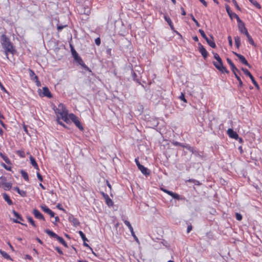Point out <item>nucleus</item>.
Returning a JSON list of instances; mask_svg holds the SVG:
<instances>
[{"mask_svg": "<svg viewBox=\"0 0 262 262\" xmlns=\"http://www.w3.org/2000/svg\"><path fill=\"white\" fill-rule=\"evenodd\" d=\"M31 164L32 165V166L34 167L35 169H36L37 170H39V167L38 166L37 163H36L35 159L32 156H30L29 157Z\"/></svg>", "mask_w": 262, "mask_h": 262, "instance_id": "a211bd4d", "label": "nucleus"}, {"mask_svg": "<svg viewBox=\"0 0 262 262\" xmlns=\"http://www.w3.org/2000/svg\"><path fill=\"white\" fill-rule=\"evenodd\" d=\"M172 143L174 146H181L182 147H183L184 146V144H182V143H180V142H177V141H173V142H172Z\"/></svg>", "mask_w": 262, "mask_h": 262, "instance_id": "58836bf2", "label": "nucleus"}, {"mask_svg": "<svg viewBox=\"0 0 262 262\" xmlns=\"http://www.w3.org/2000/svg\"><path fill=\"white\" fill-rule=\"evenodd\" d=\"M191 19H192V20L195 23V24H196V25L198 26V27H200V24L199 23V22L197 21V20L194 18V17L193 16L192 14H191Z\"/></svg>", "mask_w": 262, "mask_h": 262, "instance_id": "79ce46f5", "label": "nucleus"}, {"mask_svg": "<svg viewBox=\"0 0 262 262\" xmlns=\"http://www.w3.org/2000/svg\"><path fill=\"white\" fill-rule=\"evenodd\" d=\"M34 81L36 82V84L37 86H41V83L38 80V78H37V80H35Z\"/></svg>", "mask_w": 262, "mask_h": 262, "instance_id": "e2e57ef3", "label": "nucleus"}, {"mask_svg": "<svg viewBox=\"0 0 262 262\" xmlns=\"http://www.w3.org/2000/svg\"><path fill=\"white\" fill-rule=\"evenodd\" d=\"M233 53L238 58L239 61L249 67H250V64H249V63L248 62L247 60H246V59L245 58V57L243 56V55H242L238 53H237L236 52H233Z\"/></svg>", "mask_w": 262, "mask_h": 262, "instance_id": "9d476101", "label": "nucleus"}, {"mask_svg": "<svg viewBox=\"0 0 262 262\" xmlns=\"http://www.w3.org/2000/svg\"><path fill=\"white\" fill-rule=\"evenodd\" d=\"M3 198L9 205H11L13 204L12 201H11L9 196L7 194L4 193L3 194Z\"/></svg>", "mask_w": 262, "mask_h": 262, "instance_id": "b1692460", "label": "nucleus"}, {"mask_svg": "<svg viewBox=\"0 0 262 262\" xmlns=\"http://www.w3.org/2000/svg\"><path fill=\"white\" fill-rule=\"evenodd\" d=\"M235 216L237 220L241 221L242 220V215L241 214L238 213H236Z\"/></svg>", "mask_w": 262, "mask_h": 262, "instance_id": "c03bdc74", "label": "nucleus"}, {"mask_svg": "<svg viewBox=\"0 0 262 262\" xmlns=\"http://www.w3.org/2000/svg\"><path fill=\"white\" fill-rule=\"evenodd\" d=\"M169 195L172 196L173 199H175L177 200H181L180 196L178 193L170 191Z\"/></svg>", "mask_w": 262, "mask_h": 262, "instance_id": "c756f323", "label": "nucleus"}, {"mask_svg": "<svg viewBox=\"0 0 262 262\" xmlns=\"http://www.w3.org/2000/svg\"><path fill=\"white\" fill-rule=\"evenodd\" d=\"M0 88L1 89V90L2 91H3L4 92H7V91L6 90V89L5 88V87L3 85V84H2V83L0 82Z\"/></svg>", "mask_w": 262, "mask_h": 262, "instance_id": "0e129e2a", "label": "nucleus"}, {"mask_svg": "<svg viewBox=\"0 0 262 262\" xmlns=\"http://www.w3.org/2000/svg\"><path fill=\"white\" fill-rule=\"evenodd\" d=\"M13 189L17 192V193L23 197L27 196V192L24 190H20L18 187H15Z\"/></svg>", "mask_w": 262, "mask_h": 262, "instance_id": "6ab92c4d", "label": "nucleus"}, {"mask_svg": "<svg viewBox=\"0 0 262 262\" xmlns=\"http://www.w3.org/2000/svg\"><path fill=\"white\" fill-rule=\"evenodd\" d=\"M16 153L18 155H19L21 158H25L26 156L25 153L24 151H23V150H17L16 151Z\"/></svg>", "mask_w": 262, "mask_h": 262, "instance_id": "4c0bfd02", "label": "nucleus"}, {"mask_svg": "<svg viewBox=\"0 0 262 262\" xmlns=\"http://www.w3.org/2000/svg\"><path fill=\"white\" fill-rule=\"evenodd\" d=\"M234 39L236 47L239 48L241 46V38L237 36L234 37Z\"/></svg>", "mask_w": 262, "mask_h": 262, "instance_id": "7c9ffc66", "label": "nucleus"}, {"mask_svg": "<svg viewBox=\"0 0 262 262\" xmlns=\"http://www.w3.org/2000/svg\"><path fill=\"white\" fill-rule=\"evenodd\" d=\"M40 207L44 212L49 214L51 217L54 216V213L46 205H41Z\"/></svg>", "mask_w": 262, "mask_h": 262, "instance_id": "4468645a", "label": "nucleus"}, {"mask_svg": "<svg viewBox=\"0 0 262 262\" xmlns=\"http://www.w3.org/2000/svg\"><path fill=\"white\" fill-rule=\"evenodd\" d=\"M54 111L57 116L58 115H60V118L65 122H67L69 120L68 117V111L63 104L60 103L58 105L57 107H56L55 109L54 108Z\"/></svg>", "mask_w": 262, "mask_h": 262, "instance_id": "7ed1b4c3", "label": "nucleus"}, {"mask_svg": "<svg viewBox=\"0 0 262 262\" xmlns=\"http://www.w3.org/2000/svg\"><path fill=\"white\" fill-rule=\"evenodd\" d=\"M249 77V78H250V80H251L253 84L255 85V86L257 89H259V86L258 84V83H257V82L255 81L254 77L252 76V75L251 74V73L247 75Z\"/></svg>", "mask_w": 262, "mask_h": 262, "instance_id": "5701e85b", "label": "nucleus"}, {"mask_svg": "<svg viewBox=\"0 0 262 262\" xmlns=\"http://www.w3.org/2000/svg\"><path fill=\"white\" fill-rule=\"evenodd\" d=\"M56 239H57V241H58L60 243H61V244H62V243H63V242L64 241V239H63L62 237H60V236H58V235H57V236L56 237Z\"/></svg>", "mask_w": 262, "mask_h": 262, "instance_id": "37998d69", "label": "nucleus"}, {"mask_svg": "<svg viewBox=\"0 0 262 262\" xmlns=\"http://www.w3.org/2000/svg\"><path fill=\"white\" fill-rule=\"evenodd\" d=\"M198 46V50L200 53L201 54L204 59H206L208 56V52L201 43H199Z\"/></svg>", "mask_w": 262, "mask_h": 262, "instance_id": "1a4fd4ad", "label": "nucleus"}, {"mask_svg": "<svg viewBox=\"0 0 262 262\" xmlns=\"http://www.w3.org/2000/svg\"><path fill=\"white\" fill-rule=\"evenodd\" d=\"M20 173L21 174L22 177L24 179V180L27 181H29V177H28V173L24 170H21Z\"/></svg>", "mask_w": 262, "mask_h": 262, "instance_id": "473e14b6", "label": "nucleus"}, {"mask_svg": "<svg viewBox=\"0 0 262 262\" xmlns=\"http://www.w3.org/2000/svg\"><path fill=\"white\" fill-rule=\"evenodd\" d=\"M227 133L229 136L232 139L237 140L239 138L238 135L231 128H229L227 130Z\"/></svg>", "mask_w": 262, "mask_h": 262, "instance_id": "f8f14e48", "label": "nucleus"}, {"mask_svg": "<svg viewBox=\"0 0 262 262\" xmlns=\"http://www.w3.org/2000/svg\"><path fill=\"white\" fill-rule=\"evenodd\" d=\"M228 42H229V44L230 45V46H232V38H231V36H228Z\"/></svg>", "mask_w": 262, "mask_h": 262, "instance_id": "5fc2aeb1", "label": "nucleus"}, {"mask_svg": "<svg viewBox=\"0 0 262 262\" xmlns=\"http://www.w3.org/2000/svg\"><path fill=\"white\" fill-rule=\"evenodd\" d=\"M225 8L228 14L231 19H233V17H235L236 18V15H237L235 13L232 12L229 5H226L225 6Z\"/></svg>", "mask_w": 262, "mask_h": 262, "instance_id": "dca6fc26", "label": "nucleus"}, {"mask_svg": "<svg viewBox=\"0 0 262 262\" xmlns=\"http://www.w3.org/2000/svg\"><path fill=\"white\" fill-rule=\"evenodd\" d=\"M0 253L5 258L8 260H12L10 255L8 254H7L6 252L3 251L1 249H0Z\"/></svg>", "mask_w": 262, "mask_h": 262, "instance_id": "a878e982", "label": "nucleus"}, {"mask_svg": "<svg viewBox=\"0 0 262 262\" xmlns=\"http://www.w3.org/2000/svg\"><path fill=\"white\" fill-rule=\"evenodd\" d=\"M69 118L74 123L75 125L81 131L83 130V127L81 124L80 121L78 120V117L73 114L69 115Z\"/></svg>", "mask_w": 262, "mask_h": 262, "instance_id": "6e6552de", "label": "nucleus"}, {"mask_svg": "<svg viewBox=\"0 0 262 262\" xmlns=\"http://www.w3.org/2000/svg\"><path fill=\"white\" fill-rule=\"evenodd\" d=\"M199 32H200V33L201 34V36L203 38L206 36L204 31L203 30L200 29L199 30Z\"/></svg>", "mask_w": 262, "mask_h": 262, "instance_id": "8fccbe9b", "label": "nucleus"}, {"mask_svg": "<svg viewBox=\"0 0 262 262\" xmlns=\"http://www.w3.org/2000/svg\"><path fill=\"white\" fill-rule=\"evenodd\" d=\"M67 27V25H57V29L58 31H61L64 28Z\"/></svg>", "mask_w": 262, "mask_h": 262, "instance_id": "a19ab883", "label": "nucleus"}, {"mask_svg": "<svg viewBox=\"0 0 262 262\" xmlns=\"http://www.w3.org/2000/svg\"><path fill=\"white\" fill-rule=\"evenodd\" d=\"M236 19L238 23V28L241 33L245 34V35L249 34L247 28L245 27L244 23L240 19L238 15H236Z\"/></svg>", "mask_w": 262, "mask_h": 262, "instance_id": "39448f33", "label": "nucleus"}, {"mask_svg": "<svg viewBox=\"0 0 262 262\" xmlns=\"http://www.w3.org/2000/svg\"><path fill=\"white\" fill-rule=\"evenodd\" d=\"M161 190H162L163 192H164L166 193L167 194H168V195L169 194V193H170V191H171L168 190H167V189H164V188H161Z\"/></svg>", "mask_w": 262, "mask_h": 262, "instance_id": "338daca9", "label": "nucleus"}, {"mask_svg": "<svg viewBox=\"0 0 262 262\" xmlns=\"http://www.w3.org/2000/svg\"><path fill=\"white\" fill-rule=\"evenodd\" d=\"M38 93L41 97H46L49 98L53 97L52 94L51 93L49 88L47 86L42 88V90L41 89L38 90Z\"/></svg>", "mask_w": 262, "mask_h": 262, "instance_id": "423d86ee", "label": "nucleus"}, {"mask_svg": "<svg viewBox=\"0 0 262 262\" xmlns=\"http://www.w3.org/2000/svg\"><path fill=\"white\" fill-rule=\"evenodd\" d=\"M210 37L212 39V40L210 39L209 41L207 42V43L209 46H210L212 48H216V45L213 41V37L212 35H210Z\"/></svg>", "mask_w": 262, "mask_h": 262, "instance_id": "bb28decb", "label": "nucleus"}, {"mask_svg": "<svg viewBox=\"0 0 262 262\" xmlns=\"http://www.w3.org/2000/svg\"><path fill=\"white\" fill-rule=\"evenodd\" d=\"M2 166L6 170L11 171V167L7 166L5 164L2 163Z\"/></svg>", "mask_w": 262, "mask_h": 262, "instance_id": "09e8293b", "label": "nucleus"}, {"mask_svg": "<svg viewBox=\"0 0 262 262\" xmlns=\"http://www.w3.org/2000/svg\"><path fill=\"white\" fill-rule=\"evenodd\" d=\"M28 221L30 223V224L34 227H36V225L33 220V219H32V217L31 216H27V217Z\"/></svg>", "mask_w": 262, "mask_h": 262, "instance_id": "e433bc0d", "label": "nucleus"}, {"mask_svg": "<svg viewBox=\"0 0 262 262\" xmlns=\"http://www.w3.org/2000/svg\"><path fill=\"white\" fill-rule=\"evenodd\" d=\"M164 19H165V21H166L167 23L168 24V25L170 26V28L172 30L174 29V27L173 26L172 21H171V19L170 18V17L169 16H168L167 15H165L164 16Z\"/></svg>", "mask_w": 262, "mask_h": 262, "instance_id": "4be33fe9", "label": "nucleus"}, {"mask_svg": "<svg viewBox=\"0 0 262 262\" xmlns=\"http://www.w3.org/2000/svg\"><path fill=\"white\" fill-rule=\"evenodd\" d=\"M1 43L3 48L5 50V53L7 59H9L8 53L14 55L16 53V51L14 49V46L11 42L10 39L5 34H3L1 37Z\"/></svg>", "mask_w": 262, "mask_h": 262, "instance_id": "f257e3e1", "label": "nucleus"}, {"mask_svg": "<svg viewBox=\"0 0 262 262\" xmlns=\"http://www.w3.org/2000/svg\"><path fill=\"white\" fill-rule=\"evenodd\" d=\"M189 182H193L195 185H201V183L197 180H194V179H190L189 180Z\"/></svg>", "mask_w": 262, "mask_h": 262, "instance_id": "a18cd8bd", "label": "nucleus"}, {"mask_svg": "<svg viewBox=\"0 0 262 262\" xmlns=\"http://www.w3.org/2000/svg\"><path fill=\"white\" fill-rule=\"evenodd\" d=\"M105 200L106 204L109 206H112L114 204V203L113 201L109 198L108 195H107V196L104 198Z\"/></svg>", "mask_w": 262, "mask_h": 262, "instance_id": "393cba45", "label": "nucleus"}, {"mask_svg": "<svg viewBox=\"0 0 262 262\" xmlns=\"http://www.w3.org/2000/svg\"><path fill=\"white\" fill-rule=\"evenodd\" d=\"M2 159L5 161V162L6 163L8 164H11L10 160L7 156L5 155Z\"/></svg>", "mask_w": 262, "mask_h": 262, "instance_id": "ea45409f", "label": "nucleus"}, {"mask_svg": "<svg viewBox=\"0 0 262 262\" xmlns=\"http://www.w3.org/2000/svg\"><path fill=\"white\" fill-rule=\"evenodd\" d=\"M124 223L128 227L130 232H133L134 231L133 228L132 227V226L129 221H128L127 220H125L124 221Z\"/></svg>", "mask_w": 262, "mask_h": 262, "instance_id": "f704fd0d", "label": "nucleus"}, {"mask_svg": "<svg viewBox=\"0 0 262 262\" xmlns=\"http://www.w3.org/2000/svg\"><path fill=\"white\" fill-rule=\"evenodd\" d=\"M242 70L244 72L245 74H246L247 76L250 73V72L247 69H245L244 68H242Z\"/></svg>", "mask_w": 262, "mask_h": 262, "instance_id": "3c124183", "label": "nucleus"}, {"mask_svg": "<svg viewBox=\"0 0 262 262\" xmlns=\"http://www.w3.org/2000/svg\"><path fill=\"white\" fill-rule=\"evenodd\" d=\"M79 65L82 67L84 69L86 70H89V68L85 64L84 62L83 61L82 58L79 56L77 58L74 59Z\"/></svg>", "mask_w": 262, "mask_h": 262, "instance_id": "f3484780", "label": "nucleus"}, {"mask_svg": "<svg viewBox=\"0 0 262 262\" xmlns=\"http://www.w3.org/2000/svg\"><path fill=\"white\" fill-rule=\"evenodd\" d=\"M71 53H72V54L73 57L74 58V59L79 57V56L78 54L76 51V50L74 49L73 47L71 46Z\"/></svg>", "mask_w": 262, "mask_h": 262, "instance_id": "cd10ccee", "label": "nucleus"}, {"mask_svg": "<svg viewBox=\"0 0 262 262\" xmlns=\"http://www.w3.org/2000/svg\"><path fill=\"white\" fill-rule=\"evenodd\" d=\"M36 174H37V178L38 179V180L40 182H42L43 181V178H42V177L41 176V175L40 174V173L39 172H37Z\"/></svg>", "mask_w": 262, "mask_h": 262, "instance_id": "49530a36", "label": "nucleus"}, {"mask_svg": "<svg viewBox=\"0 0 262 262\" xmlns=\"http://www.w3.org/2000/svg\"><path fill=\"white\" fill-rule=\"evenodd\" d=\"M179 98L182 101H184V102H187V100L185 99V96L183 93L181 94Z\"/></svg>", "mask_w": 262, "mask_h": 262, "instance_id": "de8ad7c7", "label": "nucleus"}, {"mask_svg": "<svg viewBox=\"0 0 262 262\" xmlns=\"http://www.w3.org/2000/svg\"><path fill=\"white\" fill-rule=\"evenodd\" d=\"M68 220L74 227H77L80 225V222L78 219L75 218L73 215H69Z\"/></svg>", "mask_w": 262, "mask_h": 262, "instance_id": "9b49d317", "label": "nucleus"}, {"mask_svg": "<svg viewBox=\"0 0 262 262\" xmlns=\"http://www.w3.org/2000/svg\"><path fill=\"white\" fill-rule=\"evenodd\" d=\"M227 62L228 63V64L230 66L231 71L234 73L235 77H236V78L237 79V80H238V81L239 82L238 86L240 87V88L242 87L244 85L243 83L241 78L239 77V76L236 74V72L240 73L239 71L235 67V66L234 64V63H233V62L232 61V60L228 58L227 59Z\"/></svg>", "mask_w": 262, "mask_h": 262, "instance_id": "20e7f679", "label": "nucleus"}, {"mask_svg": "<svg viewBox=\"0 0 262 262\" xmlns=\"http://www.w3.org/2000/svg\"><path fill=\"white\" fill-rule=\"evenodd\" d=\"M249 2L253 5L256 8L260 9L261 6L260 4L256 0H249Z\"/></svg>", "mask_w": 262, "mask_h": 262, "instance_id": "2f4dec72", "label": "nucleus"}, {"mask_svg": "<svg viewBox=\"0 0 262 262\" xmlns=\"http://www.w3.org/2000/svg\"><path fill=\"white\" fill-rule=\"evenodd\" d=\"M55 249L59 254H63L62 250L58 247H56Z\"/></svg>", "mask_w": 262, "mask_h": 262, "instance_id": "6e6d98bb", "label": "nucleus"}, {"mask_svg": "<svg viewBox=\"0 0 262 262\" xmlns=\"http://www.w3.org/2000/svg\"><path fill=\"white\" fill-rule=\"evenodd\" d=\"M183 147L189 150L190 149H192V147L190 146L189 144H184V146Z\"/></svg>", "mask_w": 262, "mask_h": 262, "instance_id": "bf43d9fd", "label": "nucleus"}, {"mask_svg": "<svg viewBox=\"0 0 262 262\" xmlns=\"http://www.w3.org/2000/svg\"><path fill=\"white\" fill-rule=\"evenodd\" d=\"M183 147L189 150L190 149H192V147L190 146L189 144H184V146Z\"/></svg>", "mask_w": 262, "mask_h": 262, "instance_id": "052dcab7", "label": "nucleus"}, {"mask_svg": "<svg viewBox=\"0 0 262 262\" xmlns=\"http://www.w3.org/2000/svg\"><path fill=\"white\" fill-rule=\"evenodd\" d=\"M0 187L5 190H9L12 187V184L7 182L6 177L2 176L0 177Z\"/></svg>", "mask_w": 262, "mask_h": 262, "instance_id": "0eeeda50", "label": "nucleus"}, {"mask_svg": "<svg viewBox=\"0 0 262 262\" xmlns=\"http://www.w3.org/2000/svg\"><path fill=\"white\" fill-rule=\"evenodd\" d=\"M138 169L144 175L146 176L150 174V170L142 165H139Z\"/></svg>", "mask_w": 262, "mask_h": 262, "instance_id": "2eb2a0df", "label": "nucleus"}, {"mask_svg": "<svg viewBox=\"0 0 262 262\" xmlns=\"http://www.w3.org/2000/svg\"><path fill=\"white\" fill-rule=\"evenodd\" d=\"M131 234H132V235L134 237L135 241L138 243L139 239H138V237L136 236V235H135L134 231H133V232H131Z\"/></svg>", "mask_w": 262, "mask_h": 262, "instance_id": "864d4df0", "label": "nucleus"}, {"mask_svg": "<svg viewBox=\"0 0 262 262\" xmlns=\"http://www.w3.org/2000/svg\"><path fill=\"white\" fill-rule=\"evenodd\" d=\"M214 58L217 61H213V64L214 66L222 73H229V71L223 66V63L221 58L219 55L214 52H212Z\"/></svg>", "mask_w": 262, "mask_h": 262, "instance_id": "f03ea898", "label": "nucleus"}, {"mask_svg": "<svg viewBox=\"0 0 262 262\" xmlns=\"http://www.w3.org/2000/svg\"><path fill=\"white\" fill-rule=\"evenodd\" d=\"M95 43L98 45V46H99L100 43H101V40H100V38H97L96 39H95Z\"/></svg>", "mask_w": 262, "mask_h": 262, "instance_id": "13d9d810", "label": "nucleus"}, {"mask_svg": "<svg viewBox=\"0 0 262 262\" xmlns=\"http://www.w3.org/2000/svg\"><path fill=\"white\" fill-rule=\"evenodd\" d=\"M135 162L136 163V165H137L138 168H139V165H141V164L140 163V162L139 161L138 158L135 159Z\"/></svg>", "mask_w": 262, "mask_h": 262, "instance_id": "69168bd1", "label": "nucleus"}, {"mask_svg": "<svg viewBox=\"0 0 262 262\" xmlns=\"http://www.w3.org/2000/svg\"><path fill=\"white\" fill-rule=\"evenodd\" d=\"M29 72L30 77L32 80L34 81L35 80H37L38 77L35 75L34 72L32 70L29 69Z\"/></svg>", "mask_w": 262, "mask_h": 262, "instance_id": "aec40b11", "label": "nucleus"}, {"mask_svg": "<svg viewBox=\"0 0 262 262\" xmlns=\"http://www.w3.org/2000/svg\"><path fill=\"white\" fill-rule=\"evenodd\" d=\"M34 216L39 220L45 221V217L43 215L36 209H34L32 211Z\"/></svg>", "mask_w": 262, "mask_h": 262, "instance_id": "ddd939ff", "label": "nucleus"}, {"mask_svg": "<svg viewBox=\"0 0 262 262\" xmlns=\"http://www.w3.org/2000/svg\"><path fill=\"white\" fill-rule=\"evenodd\" d=\"M232 1L233 2V4L234 5V6H235V7L236 8V9L240 10V8H239V6L238 5L237 3L236 2V0H232Z\"/></svg>", "mask_w": 262, "mask_h": 262, "instance_id": "603ef678", "label": "nucleus"}, {"mask_svg": "<svg viewBox=\"0 0 262 262\" xmlns=\"http://www.w3.org/2000/svg\"><path fill=\"white\" fill-rule=\"evenodd\" d=\"M205 7L207 6V3L205 0H199Z\"/></svg>", "mask_w": 262, "mask_h": 262, "instance_id": "680f3d73", "label": "nucleus"}, {"mask_svg": "<svg viewBox=\"0 0 262 262\" xmlns=\"http://www.w3.org/2000/svg\"><path fill=\"white\" fill-rule=\"evenodd\" d=\"M45 232L48 234L50 236H51V237H53V238H56V237L57 236V234H56V233H55L54 232H53L52 231L49 230V229H46L45 230Z\"/></svg>", "mask_w": 262, "mask_h": 262, "instance_id": "412c9836", "label": "nucleus"}, {"mask_svg": "<svg viewBox=\"0 0 262 262\" xmlns=\"http://www.w3.org/2000/svg\"><path fill=\"white\" fill-rule=\"evenodd\" d=\"M12 213L14 214V215L19 220V221H23L24 219H23L22 216L20 214H19L17 212L15 211L14 210H12Z\"/></svg>", "mask_w": 262, "mask_h": 262, "instance_id": "c85d7f7f", "label": "nucleus"}, {"mask_svg": "<svg viewBox=\"0 0 262 262\" xmlns=\"http://www.w3.org/2000/svg\"><path fill=\"white\" fill-rule=\"evenodd\" d=\"M246 36H247V37L248 38V41H249V43H250L252 46L255 47L256 45L254 43V41L253 39H252V37L250 35V34H248Z\"/></svg>", "mask_w": 262, "mask_h": 262, "instance_id": "72a5a7b5", "label": "nucleus"}, {"mask_svg": "<svg viewBox=\"0 0 262 262\" xmlns=\"http://www.w3.org/2000/svg\"><path fill=\"white\" fill-rule=\"evenodd\" d=\"M78 233L79 234L80 236H81L83 242L88 241V239L85 237V234L83 233L82 231H79L78 232Z\"/></svg>", "mask_w": 262, "mask_h": 262, "instance_id": "c9c22d12", "label": "nucleus"}, {"mask_svg": "<svg viewBox=\"0 0 262 262\" xmlns=\"http://www.w3.org/2000/svg\"><path fill=\"white\" fill-rule=\"evenodd\" d=\"M13 221L15 223H19V224H21V225H24L25 226H27V225L26 224H23L22 223H21L19 221H18L17 219H13Z\"/></svg>", "mask_w": 262, "mask_h": 262, "instance_id": "4d7b16f0", "label": "nucleus"}, {"mask_svg": "<svg viewBox=\"0 0 262 262\" xmlns=\"http://www.w3.org/2000/svg\"><path fill=\"white\" fill-rule=\"evenodd\" d=\"M57 208L61 210H63L64 211V209L61 206V205L60 204H58L57 206H56Z\"/></svg>", "mask_w": 262, "mask_h": 262, "instance_id": "774afa93", "label": "nucleus"}]
</instances>
